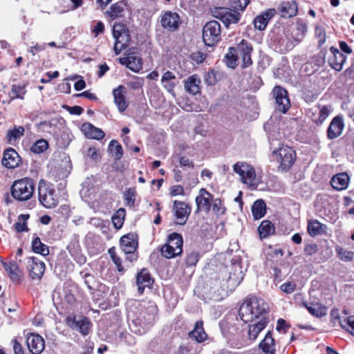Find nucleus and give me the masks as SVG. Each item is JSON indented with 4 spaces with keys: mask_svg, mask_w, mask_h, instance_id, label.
I'll return each instance as SVG.
<instances>
[{
    "mask_svg": "<svg viewBox=\"0 0 354 354\" xmlns=\"http://www.w3.org/2000/svg\"><path fill=\"white\" fill-rule=\"evenodd\" d=\"M156 314V308L153 304H149L147 308L142 306L137 322L139 324L142 325L143 328L148 327L153 323Z\"/></svg>",
    "mask_w": 354,
    "mask_h": 354,
    "instance_id": "nucleus-15",
    "label": "nucleus"
},
{
    "mask_svg": "<svg viewBox=\"0 0 354 354\" xmlns=\"http://www.w3.org/2000/svg\"><path fill=\"white\" fill-rule=\"evenodd\" d=\"M169 194L171 196H183L185 194L184 188L179 185H173L169 189Z\"/></svg>",
    "mask_w": 354,
    "mask_h": 354,
    "instance_id": "nucleus-58",
    "label": "nucleus"
},
{
    "mask_svg": "<svg viewBox=\"0 0 354 354\" xmlns=\"http://www.w3.org/2000/svg\"><path fill=\"white\" fill-rule=\"evenodd\" d=\"M38 128L43 131L50 132L51 129V123L48 121H43L37 124Z\"/></svg>",
    "mask_w": 354,
    "mask_h": 354,
    "instance_id": "nucleus-62",
    "label": "nucleus"
},
{
    "mask_svg": "<svg viewBox=\"0 0 354 354\" xmlns=\"http://www.w3.org/2000/svg\"><path fill=\"white\" fill-rule=\"evenodd\" d=\"M349 183V177L346 173H340L334 176L331 180V186L336 190L340 191L346 189Z\"/></svg>",
    "mask_w": 354,
    "mask_h": 354,
    "instance_id": "nucleus-27",
    "label": "nucleus"
},
{
    "mask_svg": "<svg viewBox=\"0 0 354 354\" xmlns=\"http://www.w3.org/2000/svg\"><path fill=\"white\" fill-rule=\"evenodd\" d=\"M205 57L206 55L200 51L193 53L190 55V58L192 59V60L195 62L196 64H197L203 63Z\"/></svg>",
    "mask_w": 354,
    "mask_h": 354,
    "instance_id": "nucleus-57",
    "label": "nucleus"
},
{
    "mask_svg": "<svg viewBox=\"0 0 354 354\" xmlns=\"http://www.w3.org/2000/svg\"><path fill=\"white\" fill-rule=\"evenodd\" d=\"M340 326L354 336V316L348 317L340 322Z\"/></svg>",
    "mask_w": 354,
    "mask_h": 354,
    "instance_id": "nucleus-51",
    "label": "nucleus"
},
{
    "mask_svg": "<svg viewBox=\"0 0 354 354\" xmlns=\"http://www.w3.org/2000/svg\"><path fill=\"white\" fill-rule=\"evenodd\" d=\"M19 156L17 151L10 148L5 151L2 159V164L7 168H15L18 166Z\"/></svg>",
    "mask_w": 354,
    "mask_h": 354,
    "instance_id": "nucleus-25",
    "label": "nucleus"
},
{
    "mask_svg": "<svg viewBox=\"0 0 354 354\" xmlns=\"http://www.w3.org/2000/svg\"><path fill=\"white\" fill-rule=\"evenodd\" d=\"M233 171L239 175L241 182L250 188H256L258 180L254 168L245 162H238L233 165Z\"/></svg>",
    "mask_w": 354,
    "mask_h": 354,
    "instance_id": "nucleus-4",
    "label": "nucleus"
},
{
    "mask_svg": "<svg viewBox=\"0 0 354 354\" xmlns=\"http://www.w3.org/2000/svg\"><path fill=\"white\" fill-rule=\"evenodd\" d=\"M3 266L12 281L19 282L20 281L22 272L16 263H3Z\"/></svg>",
    "mask_w": 354,
    "mask_h": 354,
    "instance_id": "nucleus-35",
    "label": "nucleus"
},
{
    "mask_svg": "<svg viewBox=\"0 0 354 354\" xmlns=\"http://www.w3.org/2000/svg\"><path fill=\"white\" fill-rule=\"evenodd\" d=\"M125 8L126 4L123 1H118L111 5L106 13L111 20H115L124 17Z\"/></svg>",
    "mask_w": 354,
    "mask_h": 354,
    "instance_id": "nucleus-31",
    "label": "nucleus"
},
{
    "mask_svg": "<svg viewBox=\"0 0 354 354\" xmlns=\"http://www.w3.org/2000/svg\"><path fill=\"white\" fill-rule=\"evenodd\" d=\"M26 264L31 279L40 281L45 272V263L37 257H31L26 259Z\"/></svg>",
    "mask_w": 354,
    "mask_h": 354,
    "instance_id": "nucleus-11",
    "label": "nucleus"
},
{
    "mask_svg": "<svg viewBox=\"0 0 354 354\" xmlns=\"http://www.w3.org/2000/svg\"><path fill=\"white\" fill-rule=\"evenodd\" d=\"M113 35L115 39L114 51L118 55L129 46L131 35L126 26L122 23L113 25Z\"/></svg>",
    "mask_w": 354,
    "mask_h": 354,
    "instance_id": "nucleus-8",
    "label": "nucleus"
},
{
    "mask_svg": "<svg viewBox=\"0 0 354 354\" xmlns=\"http://www.w3.org/2000/svg\"><path fill=\"white\" fill-rule=\"evenodd\" d=\"M259 236L261 239L266 238L269 235L274 234V227L272 223L269 221H263L258 227Z\"/></svg>",
    "mask_w": 354,
    "mask_h": 354,
    "instance_id": "nucleus-39",
    "label": "nucleus"
},
{
    "mask_svg": "<svg viewBox=\"0 0 354 354\" xmlns=\"http://www.w3.org/2000/svg\"><path fill=\"white\" fill-rule=\"evenodd\" d=\"M191 207L186 203L175 201L174 202L173 211L177 220L176 223L184 225L191 213Z\"/></svg>",
    "mask_w": 354,
    "mask_h": 354,
    "instance_id": "nucleus-14",
    "label": "nucleus"
},
{
    "mask_svg": "<svg viewBox=\"0 0 354 354\" xmlns=\"http://www.w3.org/2000/svg\"><path fill=\"white\" fill-rule=\"evenodd\" d=\"M266 212V205L265 202L261 200L256 201L252 207V213L254 218L258 220L261 218Z\"/></svg>",
    "mask_w": 354,
    "mask_h": 354,
    "instance_id": "nucleus-37",
    "label": "nucleus"
},
{
    "mask_svg": "<svg viewBox=\"0 0 354 354\" xmlns=\"http://www.w3.org/2000/svg\"><path fill=\"white\" fill-rule=\"evenodd\" d=\"M212 195L202 188L199 191V195L196 197L195 201L197 205V211L209 212L211 207Z\"/></svg>",
    "mask_w": 354,
    "mask_h": 354,
    "instance_id": "nucleus-18",
    "label": "nucleus"
},
{
    "mask_svg": "<svg viewBox=\"0 0 354 354\" xmlns=\"http://www.w3.org/2000/svg\"><path fill=\"white\" fill-rule=\"evenodd\" d=\"M240 321L234 317H229L221 323V328L225 337L228 340L241 333Z\"/></svg>",
    "mask_w": 354,
    "mask_h": 354,
    "instance_id": "nucleus-13",
    "label": "nucleus"
},
{
    "mask_svg": "<svg viewBox=\"0 0 354 354\" xmlns=\"http://www.w3.org/2000/svg\"><path fill=\"white\" fill-rule=\"evenodd\" d=\"M201 79L197 75H194L188 77L185 82V88L187 92L192 95H196L201 90Z\"/></svg>",
    "mask_w": 354,
    "mask_h": 354,
    "instance_id": "nucleus-32",
    "label": "nucleus"
},
{
    "mask_svg": "<svg viewBox=\"0 0 354 354\" xmlns=\"http://www.w3.org/2000/svg\"><path fill=\"white\" fill-rule=\"evenodd\" d=\"M279 11L282 17H292L297 13V3L294 0L283 1L280 4Z\"/></svg>",
    "mask_w": 354,
    "mask_h": 354,
    "instance_id": "nucleus-24",
    "label": "nucleus"
},
{
    "mask_svg": "<svg viewBox=\"0 0 354 354\" xmlns=\"http://www.w3.org/2000/svg\"><path fill=\"white\" fill-rule=\"evenodd\" d=\"M273 157L279 162V169L283 171L289 169L296 159L295 151L290 147L280 145L272 151Z\"/></svg>",
    "mask_w": 354,
    "mask_h": 354,
    "instance_id": "nucleus-5",
    "label": "nucleus"
},
{
    "mask_svg": "<svg viewBox=\"0 0 354 354\" xmlns=\"http://www.w3.org/2000/svg\"><path fill=\"white\" fill-rule=\"evenodd\" d=\"M267 325L266 317H262L257 323L248 326V335L249 339L254 340L259 333L265 328Z\"/></svg>",
    "mask_w": 354,
    "mask_h": 354,
    "instance_id": "nucleus-28",
    "label": "nucleus"
},
{
    "mask_svg": "<svg viewBox=\"0 0 354 354\" xmlns=\"http://www.w3.org/2000/svg\"><path fill=\"white\" fill-rule=\"evenodd\" d=\"M38 196L40 203L46 208H53L58 203V198L53 185L44 180L39 183Z\"/></svg>",
    "mask_w": 354,
    "mask_h": 354,
    "instance_id": "nucleus-7",
    "label": "nucleus"
},
{
    "mask_svg": "<svg viewBox=\"0 0 354 354\" xmlns=\"http://www.w3.org/2000/svg\"><path fill=\"white\" fill-rule=\"evenodd\" d=\"M104 24L99 21L94 22V24L92 26L91 32L94 34L95 37H97L99 34L104 32Z\"/></svg>",
    "mask_w": 354,
    "mask_h": 354,
    "instance_id": "nucleus-56",
    "label": "nucleus"
},
{
    "mask_svg": "<svg viewBox=\"0 0 354 354\" xmlns=\"http://www.w3.org/2000/svg\"><path fill=\"white\" fill-rule=\"evenodd\" d=\"M25 86L20 84H14L12 86L10 97L11 99L19 98L24 99L26 93Z\"/></svg>",
    "mask_w": 354,
    "mask_h": 354,
    "instance_id": "nucleus-46",
    "label": "nucleus"
},
{
    "mask_svg": "<svg viewBox=\"0 0 354 354\" xmlns=\"http://www.w3.org/2000/svg\"><path fill=\"white\" fill-rule=\"evenodd\" d=\"M276 10L274 8L268 9L262 15L256 17L254 19V25L256 29L264 30L268 21L275 15Z\"/></svg>",
    "mask_w": 354,
    "mask_h": 354,
    "instance_id": "nucleus-20",
    "label": "nucleus"
},
{
    "mask_svg": "<svg viewBox=\"0 0 354 354\" xmlns=\"http://www.w3.org/2000/svg\"><path fill=\"white\" fill-rule=\"evenodd\" d=\"M223 77V74L216 69H211L205 75L204 81L209 85H214L217 82L221 80Z\"/></svg>",
    "mask_w": 354,
    "mask_h": 354,
    "instance_id": "nucleus-40",
    "label": "nucleus"
},
{
    "mask_svg": "<svg viewBox=\"0 0 354 354\" xmlns=\"http://www.w3.org/2000/svg\"><path fill=\"white\" fill-rule=\"evenodd\" d=\"M136 188L130 187L127 189L124 193V201L126 205L129 207H133L136 201Z\"/></svg>",
    "mask_w": 354,
    "mask_h": 354,
    "instance_id": "nucleus-47",
    "label": "nucleus"
},
{
    "mask_svg": "<svg viewBox=\"0 0 354 354\" xmlns=\"http://www.w3.org/2000/svg\"><path fill=\"white\" fill-rule=\"evenodd\" d=\"M344 127V124L342 118L339 116L335 117L328 128V138L333 140L339 137L342 134Z\"/></svg>",
    "mask_w": 354,
    "mask_h": 354,
    "instance_id": "nucleus-19",
    "label": "nucleus"
},
{
    "mask_svg": "<svg viewBox=\"0 0 354 354\" xmlns=\"http://www.w3.org/2000/svg\"><path fill=\"white\" fill-rule=\"evenodd\" d=\"M307 229L311 236H317L318 235L326 234L327 227L326 225L321 223L317 220H311L308 221Z\"/></svg>",
    "mask_w": 354,
    "mask_h": 354,
    "instance_id": "nucleus-30",
    "label": "nucleus"
},
{
    "mask_svg": "<svg viewBox=\"0 0 354 354\" xmlns=\"http://www.w3.org/2000/svg\"><path fill=\"white\" fill-rule=\"evenodd\" d=\"M213 15L221 20L226 27L232 24L238 23L241 18V14L239 12L223 7L215 8Z\"/></svg>",
    "mask_w": 354,
    "mask_h": 354,
    "instance_id": "nucleus-10",
    "label": "nucleus"
},
{
    "mask_svg": "<svg viewBox=\"0 0 354 354\" xmlns=\"http://www.w3.org/2000/svg\"><path fill=\"white\" fill-rule=\"evenodd\" d=\"M335 251L339 257V258L344 261H350L354 257V252L351 251H348L346 250L343 249L342 248L337 246L335 248Z\"/></svg>",
    "mask_w": 354,
    "mask_h": 354,
    "instance_id": "nucleus-49",
    "label": "nucleus"
},
{
    "mask_svg": "<svg viewBox=\"0 0 354 354\" xmlns=\"http://www.w3.org/2000/svg\"><path fill=\"white\" fill-rule=\"evenodd\" d=\"M48 147V142L46 140L40 139L35 142L31 147V151L34 153H41Z\"/></svg>",
    "mask_w": 354,
    "mask_h": 354,
    "instance_id": "nucleus-48",
    "label": "nucleus"
},
{
    "mask_svg": "<svg viewBox=\"0 0 354 354\" xmlns=\"http://www.w3.org/2000/svg\"><path fill=\"white\" fill-rule=\"evenodd\" d=\"M212 210L214 213L218 215L223 214L225 211V208L220 198H216L212 201Z\"/></svg>",
    "mask_w": 354,
    "mask_h": 354,
    "instance_id": "nucleus-52",
    "label": "nucleus"
},
{
    "mask_svg": "<svg viewBox=\"0 0 354 354\" xmlns=\"http://www.w3.org/2000/svg\"><path fill=\"white\" fill-rule=\"evenodd\" d=\"M124 92L125 88L122 85H120L113 91L114 102L120 112L124 111L128 106V103L127 102L124 97Z\"/></svg>",
    "mask_w": 354,
    "mask_h": 354,
    "instance_id": "nucleus-21",
    "label": "nucleus"
},
{
    "mask_svg": "<svg viewBox=\"0 0 354 354\" xmlns=\"http://www.w3.org/2000/svg\"><path fill=\"white\" fill-rule=\"evenodd\" d=\"M259 346L266 354H274L275 351L274 340L270 331L266 333L264 339L260 343Z\"/></svg>",
    "mask_w": 354,
    "mask_h": 354,
    "instance_id": "nucleus-36",
    "label": "nucleus"
},
{
    "mask_svg": "<svg viewBox=\"0 0 354 354\" xmlns=\"http://www.w3.org/2000/svg\"><path fill=\"white\" fill-rule=\"evenodd\" d=\"M180 165L183 167L193 168L194 163L189 159L185 156H180L179 158Z\"/></svg>",
    "mask_w": 354,
    "mask_h": 354,
    "instance_id": "nucleus-59",
    "label": "nucleus"
},
{
    "mask_svg": "<svg viewBox=\"0 0 354 354\" xmlns=\"http://www.w3.org/2000/svg\"><path fill=\"white\" fill-rule=\"evenodd\" d=\"M330 112V107L328 106H322L319 107V117L314 118L313 120L317 124H322L328 118Z\"/></svg>",
    "mask_w": 354,
    "mask_h": 354,
    "instance_id": "nucleus-50",
    "label": "nucleus"
},
{
    "mask_svg": "<svg viewBox=\"0 0 354 354\" xmlns=\"http://www.w3.org/2000/svg\"><path fill=\"white\" fill-rule=\"evenodd\" d=\"M308 312L317 317H322L326 314V309L325 307L320 306L318 304H311L308 306L306 303H303Z\"/></svg>",
    "mask_w": 354,
    "mask_h": 354,
    "instance_id": "nucleus-43",
    "label": "nucleus"
},
{
    "mask_svg": "<svg viewBox=\"0 0 354 354\" xmlns=\"http://www.w3.org/2000/svg\"><path fill=\"white\" fill-rule=\"evenodd\" d=\"M203 324L202 321H198L195 324L194 330L189 333V337L198 343L204 342L207 337L203 329Z\"/></svg>",
    "mask_w": 354,
    "mask_h": 354,
    "instance_id": "nucleus-33",
    "label": "nucleus"
},
{
    "mask_svg": "<svg viewBox=\"0 0 354 354\" xmlns=\"http://www.w3.org/2000/svg\"><path fill=\"white\" fill-rule=\"evenodd\" d=\"M26 344L32 354H40L45 348L44 339L38 334H30L27 337Z\"/></svg>",
    "mask_w": 354,
    "mask_h": 354,
    "instance_id": "nucleus-17",
    "label": "nucleus"
},
{
    "mask_svg": "<svg viewBox=\"0 0 354 354\" xmlns=\"http://www.w3.org/2000/svg\"><path fill=\"white\" fill-rule=\"evenodd\" d=\"M160 23L164 28L174 31L178 28L180 17L176 12L167 11L162 15Z\"/></svg>",
    "mask_w": 354,
    "mask_h": 354,
    "instance_id": "nucleus-16",
    "label": "nucleus"
},
{
    "mask_svg": "<svg viewBox=\"0 0 354 354\" xmlns=\"http://www.w3.org/2000/svg\"><path fill=\"white\" fill-rule=\"evenodd\" d=\"M199 259V254L196 252H191L187 254L185 263L188 266H196Z\"/></svg>",
    "mask_w": 354,
    "mask_h": 354,
    "instance_id": "nucleus-54",
    "label": "nucleus"
},
{
    "mask_svg": "<svg viewBox=\"0 0 354 354\" xmlns=\"http://www.w3.org/2000/svg\"><path fill=\"white\" fill-rule=\"evenodd\" d=\"M120 64L126 66H141V60L134 53L124 55V57L119 59Z\"/></svg>",
    "mask_w": 354,
    "mask_h": 354,
    "instance_id": "nucleus-38",
    "label": "nucleus"
},
{
    "mask_svg": "<svg viewBox=\"0 0 354 354\" xmlns=\"http://www.w3.org/2000/svg\"><path fill=\"white\" fill-rule=\"evenodd\" d=\"M91 323L88 319L84 317H80L75 319L71 324L70 326L80 331L82 335H86L89 333Z\"/></svg>",
    "mask_w": 354,
    "mask_h": 354,
    "instance_id": "nucleus-29",
    "label": "nucleus"
},
{
    "mask_svg": "<svg viewBox=\"0 0 354 354\" xmlns=\"http://www.w3.org/2000/svg\"><path fill=\"white\" fill-rule=\"evenodd\" d=\"M164 84V87L167 91L172 95L173 97H176V93L174 91L175 83L174 82H162Z\"/></svg>",
    "mask_w": 354,
    "mask_h": 354,
    "instance_id": "nucleus-61",
    "label": "nucleus"
},
{
    "mask_svg": "<svg viewBox=\"0 0 354 354\" xmlns=\"http://www.w3.org/2000/svg\"><path fill=\"white\" fill-rule=\"evenodd\" d=\"M221 26L216 21L205 24L203 29V40L205 45L214 46L221 39Z\"/></svg>",
    "mask_w": 354,
    "mask_h": 354,
    "instance_id": "nucleus-9",
    "label": "nucleus"
},
{
    "mask_svg": "<svg viewBox=\"0 0 354 354\" xmlns=\"http://www.w3.org/2000/svg\"><path fill=\"white\" fill-rule=\"evenodd\" d=\"M82 131L88 138L100 140L104 137V133L100 129L94 127L91 123H84L82 126Z\"/></svg>",
    "mask_w": 354,
    "mask_h": 354,
    "instance_id": "nucleus-26",
    "label": "nucleus"
},
{
    "mask_svg": "<svg viewBox=\"0 0 354 354\" xmlns=\"http://www.w3.org/2000/svg\"><path fill=\"white\" fill-rule=\"evenodd\" d=\"M304 250L307 255L311 256L318 251V246L316 244H309L306 246Z\"/></svg>",
    "mask_w": 354,
    "mask_h": 354,
    "instance_id": "nucleus-60",
    "label": "nucleus"
},
{
    "mask_svg": "<svg viewBox=\"0 0 354 354\" xmlns=\"http://www.w3.org/2000/svg\"><path fill=\"white\" fill-rule=\"evenodd\" d=\"M252 45L242 39L236 48L230 47L225 55V62L227 66H249L252 64L251 53Z\"/></svg>",
    "mask_w": 354,
    "mask_h": 354,
    "instance_id": "nucleus-1",
    "label": "nucleus"
},
{
    "mask_svg": "<svg viewBox=\"0 0 354 354\" xmlns=\"http://www.w3.org/2000/svg\"><path fill=\"white\" fill-rule=\"evenodd\" d=\"M24 128L23 127H15L14 129L9 130L7 133L8 140L10 143L19 138L24 133Z\"/></svg>",
    "mask_w": 354,
    "mask_h": 354,
    "instance_id": "nucleus-45",
    "label": "nucleus"
},
{
    "mask_svg": "<svg viewBox=\"0 0 354 354\" xmlns=\"http://www.w3.org/2000/svg\"><path fill=\"white\" fill-rule=\"evenodd\" d=\"M138 243L134 239L133 234H128L121 237L120 248L126 254H131L134 252Z\"/></svg>",
    "mask_w": 354,
    "mask_h": 354,
    "instance_id": "nucleus-22",
    "label": "nucleus"
},
{
    "mask_svg": "<svg viewBox=\"0 0 354 354\" xmlns=\"http://www.w3.org/2000/svg\"><path fill=\"white\" fill-rule=\"evenodd\" d=\"M315 35L319 40L318 42L320 46L325 43L326 35V31L323 28H322L319 26H315Z\"/></svg>",
    "mask_w": 354,
    "mask_h": 354,
    "instance_id": "nucleus-55",
    "label": "nucleus"
},
{
    "mask_svg": "<svg viewBox=\"0 0 354 354\" xmlns=\"http://www.w3.org/2000/svg\"><path fill=\"white\" fill-rule=\"evenodd\" d=\"M272 95L275 100L276 109L283 113H286L290 106L287 91L281 86H275L272 90Z\"/></svg>",
    "mask_w": 354,
    "mask_h": 354,
    "instance_id": "nucleus-12",
    "label": "nucleus"
},
{
    "mask_svg": "<svg viewBox=\"0 0 354 354\" xmlns=\"http://www.w3.org/2000/svg\"><path fill=\"white\" fill-rule=\"evenodd\" d=\"M35 184L29 178L15 180L10 189L12 196L19 201L29 200L34 192Z\"/></svg>",
    "mask_w": 354,
    "mask_h": 354,
    "instance_id": "nucleus-3",
    "label": "nucleus"
},
{
    "mask_svg": "<svg viewBox=\"0 0 354 354\" xmlns=\"http://www.w3.org/2000/svg\"><path fill=\"white\" fill-rule=\"evenodd\" d=\"M125 216V210L124 209H118L116 213L112 217V221L114 227L116 229H120L124 223V219Z\"/></svg>",
    "mask_w": 354,
    "mask_h": 354,
    "instance_id": "nucleus-44",
    "label": "nucleus"
},
{
    "mask_svg": "<svg viewBox=\"0 0 354 354\" xmlns=\"http://www.w3.org/2000/svg\"><path fill=\"white\" fill-rule=\"evenodd\" d=\"M183 240L182 236L178 233L171 234L167 239V243L161 248V254L167 258L176 257L183 252Z\"/></svg>",
    "mask_w": 354,
    "mask_h": 354,
    "instance_id": "nucleus-6",
    "label": "nucleus"
},
{
    "mask_svg": "<svg viewBox=\"0 0 354 354\" xmlns=\"http://www.w3.org/2000/svg\"><path fill=\"white\" fill-rule=\"evenodd\" d=\"M109 149L115 160H120L122 158L123 156V149L117 140H112L109 143Z\"/></svg>",
    "mask_w": 354,
    "mask_h": 354,
    "instance_id": "nucleus-42",
    "label": "nucleus"
},
{
    "mask_svg": "<svg viewBox=\"0 0 354 354\" xmlns=\"http://www.w3.org/2000/svg\"><path fill=\"white\" fill-rule=\"evenodd\" d=\"M15 229L19 232L28 231V227L26 222L19 221L15 223Z\"/></svg>",
    "mask_w": 354,
    "mask_h": 354,
    "instance_id": "nucleus-63",
    "label": "nucleus"
},
{
    "mask_svg": "<svg viewBox=\"0 0 354 354\" xmlns=\"http://www.w3.org/2000/svg\"><path fill=\"white\" fill-rule=\"evenodd\" d=\"M267 310L268 305L264 300L253 297L244 301L239 308V315L244 323H248L266 317Z\"/></svg>",
    "mask_w": 354,
    "mask_h": 354,
    "instance_id": "nucleus-2",
    "label": "nucleus"
},
{
    "mask_svg": "<svg viewBox=\"0 0 354 354\" xmlns=\"http://www.w3.org/2000/svg\"><path fill=\"white\" fill-rule=\"evenodd\" d=\"M13 350L15 354H24L21 345L16 339L13 342Z\"/></svg>",
    "mask_w": 354,
    "mask_h": 354,
    "instance_id": "nucleus-64",
    "label": "nucleus"
},
{
    "mask_svg": "<svg viewBox=\"0 0 354 354\" xmlns=\"http://www.w3.org/2000/svg\"><path fill=\"white\" fill-rule=\"evenodd\" d=\"M137 286L138 292L142 294L145 288H149L153 283V279L147 269H142L137 274Z\"/></svg>",
    "mask_w": 354,
    "mask_h": 354,
    "instance_id": "nucleus-23",
    "label": "nucleus"
},
{
    "mask_svg": "<svg viewBox=\"0 0 354 354\" xmlns=\"http://www.w3.org/2000/svg\"><path fill=\"white\" fill-rule=\"evenodd\" d=\"M32 250L43 256H46L49 254L48 247L42 243L39 237H36L32 243Z\"/></svg>",
    "mask_w": 354,
    "mask_h": 354,
    "instance_id": "nucleus-41",
    "label": "nucleus"
},
{
    "mask_svg": "<svg viewBox=\"0 0 354 354\" xmlns=\"http://www.w3.org/2000/svg\"><path fill=\"white\" fill-rule=\"evenodd\" d=\"M297 288V284L294 281H286L280 286V290L286 294L292 293Z\"/></svg>",
    "mask_w": 354,
    "mask_h": 354,
    "instance_id": "nucleus-53",
    "label": "nucleus"
},
{
    "mask_svg": "<svg viewBox=\"0 0 354 354\" xmlns=\"http://www.w3.org/2000/svg\"><path fill=\"white\" fill-rule=\"evenodd\" d=\"M307 25L301 19H297L295 23V30L292 32V37L297 44L299 43L307 32Z\"/></svg>",
    "mask_w": 354,
    "mask_h": 354,
    "instance_id": "nucleus-34",
    "label": "nucleus"
}]
</instances>
